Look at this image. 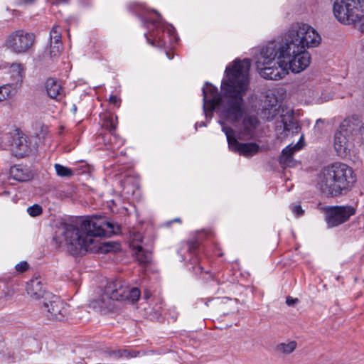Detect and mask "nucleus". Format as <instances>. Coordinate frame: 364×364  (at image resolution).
Segmentation results:
<instances>
[{"mask_svg": "<svg viewBox=\"0 0 364 364\" xmlns=\"http://www.w3.org/2000/svg\"><path fill=\"white\" fill-rule=\"evenodd\" d=\"M11 95V85L5 84L0 86V102H3Z\"/></svg>", "mask_w": 364, "mask_h": 364, "instance_id": "obj_27", "label": "nucleus"}, {"mask_svg": "<svg viewBox=\"0 0 364 364\" xmlns=\"http://www.w3.org/2000/svg\"><path fill=\"white\" fill-rule=\"evenodd\" d=\"M174 221L178 222V221H180V220L178 218H176L174 220Z\"/></svg>", "mask_w": 364, "mask_h": 364, "instance_id": "obj_41", "label": "nucleus"}, {"mask_svg": "<svg viewBox=\"0 0 364 364\" xmlns=\"http://www.w3.org/2000/svg\"><path fill=\"white\" fill-rule=\"evenodd\" d=\"M363 8L364 0H335L333 4V14L341 24L351 26L363 33L364 14L359 13Z\"/></svg>", "mask_w": 364, "mask_h": 364, "instance_id": "obj_6", "label": "nucleus"}, {"mask_svg": "<svg viewBox=\"0 0 364 364\" xmlns=\"http://www.w3.org/2000/svg\"><path fill=\"white\" fill-rule=\"evenodd\" d=\"M9 173L12 178L22 182L30 181L33 178L31 171L20 165L11 167Z\"/></svg>", "mask_w": 364, "mask_h": 364, "instance_id": "obj_20", "label": "nucleus"}, {"mask_svg": "<svg viewBox=\"0 0 364 364\" xmlns=\"http://www.w3.org/2000/svg\"><path fill=\"white\" fill-rule=\"evenodd\" d=\"M47 93L50 97L60 100L64 95L63 89L57 80L49 78L46 82Z\"/></svg>", "mask_w": 364, "mask_h": 364, "instance_id": "obj_19", "label": "nucleus"}, {"mask_svg": "<svg viewBox=\"0 0 364 364\" xmlns=\"http://www.w3.org/2000/svg\"><path fill=\"white\" fill-rule=\"evenodd\" d=\"M258 124V120L253 116H245L242 120V127L238 134L240 139H245L252 136L253 131Z\"/></svg>", "mask_w": 364, "mask_h": 364, "instance_id": "obj_17", "label": "nucleus"}, {"mask_svg": "<svg viewBox=\"0 0 364 364\" xmlns=\"http://www.w3.org/2000/svg\"><path fill=\"white\" fill-rule=\"evenodd\" d=\"M26 2H31L33 0H24Z\"/></svg>", "mask_w": 364, "mask_h": 364, "instance_id": "obj_40", "label": "nucleus"}, {"mask_svg": "<svg viewBox=\"0 0 364 364\" xmlns=\"http://www.w3.org/2000/svg\"><path fill=\"white\" fill-rule=\"evenodd\" d=\"M313 100L316 103H323L333 98V94L331 92H324L320 95L318 91H312Z\"/></svg>", "mask_w": 364, "mask_h": 364, "instance_id": "obj_24", "label": "nucleus"}, {"mask_svg": "<svg viewBox=\"0 0 364 364\" xmlns=\"http://www.w3.org/2000/svg\"><path fill=\"white\" fill-rule=\"evenodd\" d=\"M353 126L349 121L343 122L335 133L333 146L337 154L345 157L353 147Z\"/></svg>", "mask_w": 364, "mask_h": 364, "instance_id": "obj_8", "label": "nucleus"}, {"mask_svg": "<svg viewBox=\"0 0 364 364\" xmlns=\"http://www.w3.org/2000/svg\"><path fill=\"white\" fill-rule=\"evenodd\" d=\"M28 213L32 216L36 217L42 213V208L39 205L35 204L27 208Z\"/></svg>", "mask_w": 364, "mask_h": 364, "instance_id": "obj_29", "label": "nucleus"}, {"mask_svg": "<svg viewBox=\"0 0 364 364\" xmlns=\"http://www.w3.org/2000/svg\"><path fill=\"white\" fill-rule=\"evenodd\" d=\"M299 299L296 298H292L291 296H287L286 299V303L288 306H291L297 304Z\"/></svg>", "mask_w": 364, "mask_h": 364, "instance_id": "obj_32", "label": "nucleus"}, {"mask_svg": "<svg viewBox=\"0 0 364 364\" xmlns=\"http://www.w3.org/2000/svg\"><path fill=\"white\" fill-rule=\"evenodd\" d=\"M28 264L26 262H22L16 265V269L18 272H23L27 269Z\"/></svg>", "mask_w": 364, "mask_h": 364, "instance_id": "obj_31", "label": "nucleus"}, {"mask_svg": "<svg viewBox=\"0 0 364 364\" xmlns=\"http://www.w3.org/2000/svg\"><path fill=\"white\" fill-rule=\"evenodd\" d=\"M55 169L57 175L61 177L71 176L73 173L71 169L58 164H55Z\"/></svg>", "mask_w": 364, "mask_h": 364, "instance_id": "obj_26", "label": "nucleus"}, {"mask_svg": "<svg viewBox=\"0 0 364 364\" xmlns=\"http://www.w3.org/2000/svg\"><path fill=\"white\" fill-rule=\"evenodd\" d=\"M168 59H172L173 57L169 56L168 53L166 54Z\"/></svg>", "mask_w": 364, "mask_h": 364, "instance_id": "obj_39", "label": "nucleus"}, {"mask_svg": "<svg viewBox=\"0 0 364 364\" xmlns=\"http://www.w3.org/2000/svg\"><path fill=\"white\" fill-rule=\"evenodd\" d=\"M310 63L311 55L306 49L279 39L268 42L255 58L260 76L272 80L284 78L289 71L299 73Z\"/></svg>", "mask_w": 364, "mask_h": 364, "instance_id": "obj_3", "label": "nucleus"}, {"mask_svg": "<svg viewBox=\"0 0 364 364\" xmlns=\"http://www.w3.org/2000/svg\"><path fill=\"white\" fill-rule=\"evenodd\" d=\"M109 354L114 358H127L136 356L135 352H130L125 349L113 350L109 351Z\"/></svg>", "mask_w": 364, "mask_h": 364, "instance_id": "obj_23", "label": "nucleus"}, {"mask_svg": "<svg viewBox=\"0 0 364 364\" xmlns=\"http://www.w3.org/2000/svg\"><path fill=\"white\" fill-rule=\"evenodd\" d=\"M320 210L325 215V221L329 228L338 226L346 222L355 213V210L350 205L347 206H322Z\"/></svg>", "mask_w": 364, "mask_h": 364, "instance_id": "obj_11", "label": "nucleus"}, {"mask_svg": "<svg viewBox=\"0 0 364 364\" xmlns=\"http://www.w3.org/2000/svg\"><path fill=\"white\" fill-rule=\"evenodd\" d=\"M25 66L21 63H14L9 66L8 73L12 82L10 84L11 87L16 89L21 87L25 77Z\"/></svg>", "mask_w": 364, "mask_h": 364, "instance_id": "obj_16", "label": "nucleus"}, {"mask_svg": "<svg viewBox=\"0 0 364 364\" xmlns=\"http://www.w3.org/2000/svg\"><path fill=\"white\" fill-rule=\"evenodd\" d=\"M26 291L28 296L35 300L46 298L48 294H50L46 291L40 277H35L27 283Z\"/></svg>", "mask_w": 364, "mask_h": 364, "instance_id": "obj_15", "label": "nucleus"}, {"mask_svg": "<svg viewBox=\"0 0 364 364\" xmlns=\"http://www.w3.org/2000/svg\"><path fill=\"white\" fill-rule=\"evenodd\" d=\"M33 34L23 30H18L8 36L5 41V46L14 53H24L33 45Z\"/></svg>", "mask_w": 364, "mask_h": 364, "instance_id": "obj_10", "label": "nucleus"}, {"mask_svg": "<svg viewBox=\"0 0 364 364\" xmlns=\"http://www.w3.org/2000/svg\"><path fill=\"white\" fill-rule=\"evenodd\" d=\"M166 30L168 33H171V32L173 31V28L172 27V26H167Z\"/></svg>", "mask_w": 364, "mask_h": 364, "instance_id": "obj_35", "label": "nucleus"}, {"mask_svg": "<svg viewBox=\"0 0 364 364\" xmlns=\"http://www.w3.org/2000/svg\"><path fill=\"white\" fill-rule=\"evenodd\" d=\"M189 248L190 250H193V249H195L196 248V244L195 242H191L190 246H189Z\"/></svg>", "mask_w": 364, "mask_h": 364, "instance_id": "obj_36", "label": "nucleus"}, {"mask_svg": "<svg viewBox=\"0 0 364 364\" xmlns=\"http://www.w3.org/2000/svg\"><path fill=\"white\" fill-rule=\"evenodd\" d=\"M63 49L62 42L53 43L50 42V55L51 57H56L60 55Z\"/></svg>", "mask_w": 364, "mask_h": 364, "instance_id": "obj_28", "label": "nucleus"}, {"mask_svg": "<svg viewBox=\"0 0 364 364\" xmlns=\"http://www.w3.org/2000/svg\"><path fill=\"white\" fill-rule=\"evenodd\" d=\"M1 68V66L0 65V68Z\"/></svg>", "mask_w": 364, "mask_h": 364, "instance_id": "obj_42", "label": "nucleus"}, {"mask_svg": "<svg viewBox=\"0 0 364 364\" xmlns=\"http://www.w3.org/2000/svg\"><path fill=\"white\" fill-rule=\"evenodd\" d=\"M363 133H362V135H363V143L364 144V123H363Z\"/></svg>", "mask_w": 364, "mask_h": 364, "instance_id": "obj_37", "label": "nucleus"}, {"mask_svg": "<svg viewBox=\"0 0 364 364\" xmlns=\"http://www.w3.org/2000/svg\"><path fill=\"white\" fill-rule=\"evenodd\" d=\"M14 147L16 151V156L23 157L31 151V143L28 137L23 134H18V136L14 139Z\"/></svg>", "mask_w": 364, "mask_h": 364, "instance_id": "obj_18", "label": "nucleus"}, {"mask_svg": "<svg viewBox=\"0 0 364 364\" xmlns=\"http://www.w3.org/2000/svg\"><path fill=\"white\" fill-rule=\"evenodd\" d=\"M46 316L50 320L63 321L68 316L66 304L57 296L48 294L43 303Z\"/></svg>", "mask_w": 364, "mask_h": 364, "instance_id": "obj_12", "label": "nucleus"}, {"mask_svg": "<svg viewBox=\"0 0 364 364\" xmlns=\"http://www.w3.org/2000/svg\"><path fill=\"white\" fill-rule=\"evenodd\" d=\"M119 230V225L109 221L105 217L92 215L81 219L75 225H64L56 241L59 247L74 256L97 250L108 252L118 250L119 244L106 242L99 246L97 237L117 234Z\"/></svg>", "mask_w": 364, "mask_h": 364, "instance_id": "obj_2", "label": "nucleus"}, {"mask_svg": "<svg viewBox=\"0 0 364 364\" xmlns=\"http://www.w3.org/2000/svg\"><path fill=\"white\" fill-rule=\"evenodd\" d=\"M222 126V131L225 133L228 146L230 150L238 153L245 157H251L259 151V146L257 144L254 142L250 143H240L235 136L234 130L225 125L224 122L220 121Z\"/></svg>", "mask_w": 364, "mask_h": 364, "instance_id": "obj_9", "label": "nucleus"}, {"mask_svg": "<svg viewBox=\"0 0 364 364\" xmlns=\"http://www.w3.org/2000/svg\"><path fill=\"white\" fill-rule=\"evenodd\" d=\"M279 40L307 49L317 47L321 41V36L311 26L304 23L292 24Z\"/></svg>", "mask_w": 364, "mask_h": 364, "instance_id": "obj_7", "label": "nucleus"}, {"mask_svg": "<svg viewBox=\"0 0 364 364\" xmlns=\"http://www.w3.org/2000/svg\"><path fill=\"white\" fill-rule=\"evenodd\" d=\"M50 38L52 43L61 41V29L58 25H55L50 31Z\"/></svg>", "mask_w": 364, "mask_h": 364, "instance_id": "obj_25", "label": "nucleus"}, {"mask_svg": "<svg viewBox=\"0 0 364 364\" xmlns=\"http://www.w3.org/2000/svg\"><path fill=\"white\" fill-rule=\"evenodd\" d=\"M281 120L277 122L276 133L277 138L280 140L285 139L289 134H297L299 127L294 120L293 112L291 109H287L282 112L280 116Z\"/></svg>", "mask_w": 364, "mask_h": 364, "instance_id": "obj_13", "label": "nucleus"}, {"mask_svg": "<svg viewBox=\"0 0 364 364\" xmlns=\"http://www.w3.org/2000/svg\"><path fill=\"white\" fill-rule=\"evenodd\" d=\"M292 212L296 215L300 216L303 215L304 210L301 208V205H292L291 206Z\"/></svg>", "mask_w": 364, "mask_h": 364, "instance_id": "obj_30", "label": "nucleus"}, {"mask_svg": "<svg viewBox=\"0 0 364 364\" xmlns=\"http://www.w3.org/2000/svg\"><path fill=\"white\" fill-rule=\"evenodd\" d=\"M111 129H116V127H117V124L114 122L113 119H111Z\"/></svg>", "mask_w": 364, "mask_h": 364, "instance_id": "obj_34", "label": "nucleus"}, {"mask_svg": "<svg viewBox=\"0 0 364 364\" xmlns=\"http://www.w3.org/2000/svg\"><path fill=\"white\" fill-rule=\"evenodd\" d=\"M356 180V174L350 166L344 163L336 162L321 171L317 184L323 193L338 196L349 191Z\"/></svg>", "mask_w": 364, "mask_h": 364, "instance_id": "obj_4", "label": "nucleus"}, {"mask_svg": "<svg viewBox=\"0 0 364 364\" xmlns=\"http://www.w3.org/2000/svg\"><path fill=\"white\" fill-rule=\"evenodd\" d=\"M140 296V291L137 288H129L122 284L121 282H115L108 284L104 293L97 299L92 300L90 305L100 311H111L114 307L115 301H136Z\"/></svg>", "mask_w": 364, "mask_h": 364, "instance_id": "obj_5", "label": "nucleus"}, {"mask_svg": "<svg viewBox=\"0 0 364 364\" xmlns=\"http://www.w3.org/2000/svg\"><path fill=\"white\" fill-rule=\"evenodd\" d=\"M203 124H198V123H197V124H196V127L197 128V127H198V126L201 127V126H203Z\"/></svg>", "mask_w": 364, "mask_h": 364, "instance_id": "obj_38", "label": "nucleus"}, {"mask_svg": "<svg viewBox=\"0 0 364 364\" xmlns=\"http://www.w3.org/2000/svg\"><path fill=\"white\" fill-rule=\"evenodd\" d=\"M250 61L248 59L235 60L226 68L227 79L222 82L224 97L218 92L215 87L205 83L203 87V111L206 118L213 116V110L217 108L223 121L235 123L244 115L242 96L249 84Z\"/></svg>", "mask_w": 364, "mask_h": 364, "instance_id": "obj_1", "label": "nucleus"}, {"mask_svg": "<svg viewBox=\"0 0 364 364\" xmlns=\"http://www.w3.org/2000/svg\"><path fill=\"white\" fill-rule=\"evenodd\" d=\"M136 259L141 264L149 263L151 259V252L144 250L141 246L135 247Z\"/></svg>", "mask_w": 364, "mask_h": 364, "instance_id": "obj_22", "label": "nucleus"}, {"mask_svg": "<svg viewBox=\"0 0 364 364\" xmlns=\"http://www.w3.org/2000/svg\"><path fill=\"white\" fill-rule=\"evenodd\" d=\"M109 102L112 104H117V102L119 101V99L115 95H111L109 97Z\"/></svg>", "mask_w": 364, "mask_h": 364, "instance_id": "obj_33", "label": "nucleus"}, {"mask_svg": "<svg viewBox=\"0 0 364 364\" xmlns=\"http://www.w3.org/2000/svg\"><path fill=\"white\" fill-rule=\"evenodd\" d=\"M304 146V135H301L296 144H291L282 150V155L279 157L280 164L284 167L294 166L296 165V161L293 159V155L296 151L301 150Z\"/></svg>", "mask_w": 364, "mask_h": 364, "instance_id": "obj_14", "label": "nucleus"}, {"mask_svg": "<svg viewBox=\"0 0 364 364\" xmlns=\"http://www.w3.org/2000/svg\"><path fill=\"white\" fill-rule=\"evenodd\" d=\"M297 343L294 341L279 343L276 348V351L279 354L288 355L294 351Z\"/></svg>", "mask_w": 364, "mask_h": 364, "instance_id": "obj_21", "label": "nucleus"}]
</instances>
